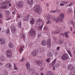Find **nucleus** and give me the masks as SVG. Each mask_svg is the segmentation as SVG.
<instances>
[{"instance_id":"obj_1","label":"nucleus","mask_w":75,"mask_h":75,"mask_svg":"<svg viewBox=\"0 0 75 75\" xmlns=\"http://www.w3.org/2000/svg\"><path fill=\"white\" fill-rule=\"evenodd\" d=\"M49 17H50V18L52 19L53 20L55 21L56 23H58L60 21H62L64 18V13H61L59 15V16L57 17V19L55 18V16H52L51 15H49Z\"/></svg>"},{"instance_id":"obj_2","label":"nucleus","mask_w":75,"mask_h":75,"mask_svg":"<svg viewBox=\"0 0 75 75\" xmlns=\"http://www.w3.org/2000/svg\"><path fill=\"white\" fill-rule=\"evenodd\" d=\"M10 1L8 0L4 1L3 2L1 3V6H0V8H2V9H7V5L10 3Z\"/></svg>"},{"instance_id":"obj_3","label":"nucleus","mask_w":75,"mask_h":75,"mask_svg":"<svg viewBox=\"0 0 75 75\" xmlns=\"http://www.w3.org/2000/svg\"><path fill=\"white\" fill-rule=\"evenodd\" d=\"M34 11L38 14L41 13V11H42L41 8H40V6L39 5H37L35 6L34 8Z\"/></svg>"},{"instance_id":"obj_4","label":"nucleus","mask_w":75,"mask_h":75,"mask_svg":"<svg viewBox=\"0 0 75 75\" xmlns=\"http://www.w3.org/2000/svg\"><path fill=\"white\" fill-rule=\"evenodd\" d=\"M26 65L27 69L29 70L30 69V71L31 74H32L35 72V70L33 68L30 69V64L29 63H27L26 64Z\"/></svg>"},{"instance_id":"obj_5","label":"nucleus","mask_w":75,"mask_h":75,"mask_svg":"<svg viewBox=\"0 0 75 75\" xmlns=\"http://www.w3.org/2000/svg\"><path fill=\"white\" fill-rule=\"evenodd\" d=\"M36 34V30H35L34 28H32L31 29L30 33H29L30 35L31 36H35Z\"/></svg>"},{"instance_id":"obj_6","label":"nucleus","mask_w":75,"mask_h":75,"mask_svg":"<svg viewBox=\"0 0 75 75\" xmlns=\"http://www.w3.org/2000/svg\"><path fill=\"white\" fill-rule=\"evenodd\" d=\"M12 54V51L10 50H9L7 51L6 56L7 58H10L11 57Z\"/></svg>"},{"instance_id":"obj_7","label":"nucleus","mask_w":75,"mask_h":75,"mask_svg":"<svg viewBox=\"0 0 75 75\" xmlns=\"http://www.w3.org/2000/svg\"><path fill=\"white\" fill-rule=\"evenodd\" d=\"M61 58L63 60H67V59L69 58L68 57V55H67V53L63 54Z\"/></svg>"},{"instance_id":"obj_8","label":"nucleus","mask_w":75,"mask_h":75,"mask_svg":"<svg viewBox=\"0 0 75 75\" xmlns=\"http://www.w3.org/2000/svg\"><path fill=\"white\" fill-rule=\"evenodd\" d=\"M16 5L19 8H21L23 7V4L21 1H19L17 2Z\"/></svg>"},{"instance_id":"obj_9","label":"nucleus","mask_w":75,"mask_h":75,"mask_svg":"<svg viewBox=\"0 0 75 75\" xmlns=\"http://www.w3.org/2000/svg\"><path fill=\"white\" fill-rule=\"evenodd\" d=\"M43 62L41 61H40L39 60H38L36 62V64L39 67L42 66V65L43 64Z\"/></svg>"},{"instance_id":"obj_10","label":"nucleus","mask_w":75,"mask_h":75,"mask_svg":"<svg viewBox=\"0 0 75 75\" xmlns=\"http://www.w3.org/2000/svg\"><path fill=\"white\" fill-rule=\"evenodd\" d=\"M16 30V28L15 27V26H12L11 28V31L12 33L14 34Z\"/></svg>"},{"instance_id":"obj_11","label":"nucleus","mask_w":75,"mask_h":75,"mask_svg":"<svg viewBox=\"0 0 75 75\" xmlns=\"http://www.w3.org/2000/svg\"><path fill=\"white\" fill-rule=\"evenodd\" d=\"M38 52L37 50H35L32 52L31 54L33 57H35V56L37 55Z\"/></svg>"},{"instance_id":"obj_12","label":"nucleus","mask_w":75,"mask_h":75,"mask_svg":"<svg viewBox=\"0 0 75 75\" xmlns=\"http://www.w3.org/2000/svg\"><path fill=\"white\" fill-rule=\"evenodd\" d=\"M51 39L48 38V41H47V48H50L51 47Z\"/></svg>"},{"instance_id":"obj_13","label":"nucleus","mask_w":75,"mask_h":75,"mask_svg":"<svg viewBox=\"0 0 75 75\" xmlns=\"http://www.w3.org/2000/svg\"><path fill=\"white\" fill-rule=\"evenodd\" d=\"M41 45L43 46H45L47 45H48V43H47V40H43L41 42Z\"/></svg>"},{"instance_id":"obj_14","label":"nucleus","mask_w":75,"mask_h":75,"mask_svg":"<svg viewBox=\"0 0 75 75\" xmlns=\"http://www.w3.org/2000/svg\"><path fill=\"white\" fill-rule=\"evenodd\" d=\"M74 66L72 65H70L68 67L69 70H70V71H72L74 69Z\"/></svg>"},{"instance_id":"obj_15","label":"nucleus","mask_w":75,"mask_h":75,"mask_svg":"<svg viewBox=\"0 0 75 75\" xmlns=\"http://www.w3.org/2000/svg\"><path fill=\"white\" fill-rule=\"evenodd\" d=\"M5 66L6 68H9V69H11L12 68V66L10 63L7 64L5 65Z\"/></svg>"},{"instance_id":"obj_16","label":"nucleus","mask_w":75,"mask_h":75,"mask_svg":"<svg viewBox=\"0 0 75 75\" xmlns=\"http://www.w3.org/2000/svg\"><path fill=\"white\" fill-rule=\"evenodd\" d=\"M49 15H51L50 14H48V16H47L46 17V18L47 19V20H48V21L46 22V24H48L49 23H50V19H52H52H51L49 17Z\"/></svg>"},{"instance_id":"obj_17","label":"nucleus","mask_w":75,"mask_h":75,"mask_svg":"<svg viewBox=\"0 0 75 75\" xmlns=\"http://www.w3.org/2000/svg\"><path fill=\"white\" fill-rule=\"evenodd\" d=\"M50 11L51 13H57V11L58 13H60L61 11L59 9H57L56 10H54V11L51 10Z\"/></svg>"},{"instance_id":"obj_18","label":"nucleus","mask_w":75,"mask_h":75,"mask_svg":"<svg viewBox=\"0 0 75 75\" xmlns=\"http://www.w3.org/2000/svg\"><path fill=\"white\" fill-rule=\"evenodd\" d=\"M30 15H28L26 17H24V18L23 19V21H28V20L30 18Z\"/></svg>"},{"instance_id":"obj_19","label":"nucleus","mask_w":75,"mask_h":75,"mask_svg":"<svg viewBox=\"0 0 75 75\" xmlns=\"http://www.w3.org/2000/svg\"><path fill=\"white\" fill-rule=\"evenodd\" d=\"M5 42V40L4 39L1 38L0 39V44H4Z\"/></svg>"},{"instance_id":"obj_20","label":"nucleus","mask_w":75,"mask_h":75,"mask_svg":"<svg viewBox=\"0 0 75 75\" xmlns=\"http://www.w3.org/2000/svg\"><path fill=\"white\" fill-rule=\"evenodd\" d=\"M53 56V54L52 53H51L50 52L48 53L47 54V57H49V58H51V57H52Z\"/></svg>"},{"instance_id":"obj_21","label":"nucleus","mask_w":75,"mask_h":75,"mask_svg":"<svg viewBox=\"0 0 75 75\" xmlns=\"http://www.w3.org/2000/svg\"><path fill=\"white\" fill-rule=\"evenodd\" d=\"M34 22H35V21L34 18H32L30 19V23L31 24H33L34 23Z\"/></svg>"},{"instance_id":"obj_22","label":"nucleus","mask_w":75,"mask_h":75,"mask_svg":"<svg viewBox=\"0 0 75 75\" xmlns=\"http://www.w3.org/2000/svg\"><path fill=\"white\" fill-rule=\"evenodd\" d=\"M5 14L6 15H11V13L10 11L8 10H6L5 11Z\"/></svg>"},{"instance_id":"obj_23","label":"nucleus","mask_w":75,"mask_h":75,"mask_svg":"<svg viewBox=\"0 0 75 75\" xmlns=\"http://www.w3.org/2000/svg\"><path fill=\"white\" fill-rule=\"evenodd\" d=\"M24 46H22L20 47L21 49H19L20 52H21V51H24Z\"/></svg>"},{"instance_id":"obj_24","label":"nucleus","mask_w":75,"mask_h":75,"mask_svg":"<svg viewBox=\"0 0 75 75\" xmlns=\"http://www.w3.org/2000/svg\"><path fill=\"white\" fill-rule=\"evenodd\" d=\"M57 61L56 59H55L52 62L51 64L52 66V67H53V66H54V65L55 64V62H56V61Z\"/></svg>"},{"instance_id":"obj_25","label":"nucleus","mask_w":75,"mask_h":75,"mask_svg":"<svg viewBox=\"0 0 75 75\" xmlns=\"http://www.w3.org/2000/svg\"><path fill=\"white\" fill-rule=\"evenodd\" d=\"M8 46L9 48H11L13 47L14 46L12 43L10 42L8 44Z\"/></svg>"},{"instance_id":"obj_26","label":"nucleus","mask_w":75,"mask_h":75,"mask_svg":"<svg viewBox=\"0 0 75 75\" xmlns=\"http://www.w3.org/2000/svg\"><path fill=\"white\" fill-rule=\"evenodd\" d=\"M28 4H30V5H33V0H28Z\"/></svg>"},{"instance_id":"obj_27","label":"nucleus","mask_w":75,"mask_h":75,"mask_svg":"<svg viewBox=\"0 0 75 75\" xmlns=\"http://www.w3.org/2000/svg\"><path fill=\"white\" fill-rule=\"evenodd\" d=\"M47 74L48 75H53L52 72L51 71H49L47 72Z\"/></svg>"},{"instance_id":"obj_28","label":"nucleus","mask_w":75,"mask_h":75,"mask_svg":"<svg viewBox=\"0 0 75 75\" xmlns=\"http://www.w3.org/2000/svg\"><path fill=\"white\" fill-rule=\"evenodd\" d=\"M64 39H60L59 41V44H63V42H64Z\"/></svg>"},{"instance_id":"obj_29","label":"nucleus","mask_w":75,"mask_h":75,"mask_svg":"<svg viewBox=\"0 0 75 75\" xmlns=\"http://www.w3.org/2000/svg\"><path fill=\"white\" fill-rule=\"evenodd\" d=\"M6 59H5V58L4 56H2L0 57V60L1 61H4Z\"/></svg>"},{"instance_id":"obj_30","label":"nucleus","mask_w":75,"mask_h":75,"mask_svg":"<svg viewBox=\"0 0 75 75\" xmlns=\"http://www.w3.org/2000/svg\"><path fill=\"white\" fill-rule=\"evenodd\" d=\"M42 27H43V25H41V26L40 25L38 27V30H42Z\"/></svg>"},{"instance_id":"obj_31","label":"nucleus","mask_w":75,"mask_h":75,"mask_svg":"<svg viewBox=\"0 0 75 75\" xmlns=\"http://www.w3.org/2000/svg\"><path fill=\"white\" fill-rule=\"evenodd\" d=\"M21 35L23 39L24 40L25 38V35L24 34H21Z\"/></svg>"},{"instance_id":"obj_32","label":"nucleus","mask_w":75,"mask_h":75,"mask_svg":"<svg viewBox=\"0 0 75 75\" xmlns=\"http://www.w3.org/2000/svg\"><path fill=\"white\" fill-rule=\"evenodd\" d=\"M37 24H39L40 23H42V21L40 19H38L36 22Z\"/></svg>"},{"instance_id":"obj_33","label":"nucleus","mask_w":75,"mask_h":75,"mask_svg":"<svg viewBox=\"0 0 75 75\" xmlns=\"http://www.w3.org/2000/svg\"><path fill=\"white\" fill-rule=\"evenodd\" d=\"M71 12H72V9H69L67 12V14H70L71 13Z\"/></svg>"},{"instance_id":"obj_34","label":"nucleus","mask_w":75,"mask_h":75,"mask_svg":"<svg viewBox=\"0 0 75 75\" xmlns=\"http://www.w3.org/2000/svg\"><path fill=\"white\" fill-rule=\"evenodd\" d=\"M44 49H42L40 52V54H44Z\"/></svg>"},{"instance_id":"obj_35","label":"nucleus","mask_w":75,"mask_h":75,"mask_svg":"<svg viewBox=\"0 0 75 75\" xmlns=\"http://www.w3.org/2000/svg\"><path fill=\"white\" fill-rule=\"evenodd\" d=\"M4 75H8V72L6 70H4Z\"/></svg>"},{"instance_id":"obj_36","label":"nucleus","mask_w":75,"mask_h":75,"mask_svg":"<svg viewBox=\"0 0 75 75\" xmlns=\"http://www.w3.org/2000/svg\"><path fill=\"white\" fill-rule=\"evenodd\" d=\"M50 57L48 58L47 59H46L45 60L47 62H50V61H51V59H50Z\"/></svg>"},{"instance_id":"obj_37","label":"nucleus","mask_w":75,"mask_h":75,"mask_svg":"<svg viewBox=\"0 0 75 75\" xmlns=\"http://www.w3.org/2000/svg\"><path fill=\"white\" fill-rule=\"evenodd\" d=\"M13 65L14 66V69L15 70H17L18 69V68H17V67H16V64H13Z\"/></svg>"},{"instance_id":"obj_38","label":"nucleus","mask_w":75,"mask_h":75,"mask_svg":"<svg viewBox=\"0 0 75 75\" xmlns=\"http://www.w3.org/2000/svg\"><path fill=\"white\" fill-rule=\"evenodd\" d=\"M73 5V3H72V2H71L70 4H69V5H67V6L68 7V6H69L70 7V6H72Z\"/></svg>"},{"instance_id":"obj_39","label":"nucleus","mask_w":75,"mask_h":75,"mask_svg":"<svg viewBox=\"0 0 75 75\" xmlns=\"http://www.w3.org/2000/svg\"><path fill=\"white\" fill-rule=\"evenodd\" d=\"M53 38L54 40V41H57L58 40L57 38H56V37H53Z\"/></svg>"},{"instance_id":"obj_40","label":"nucleus","mask_w":75,"mask_h":75,"mask_svg":"<svg viewBox=\"0 0 75 75\" xmlns=\"http://www.w3.org/2000/svg\"><path fill=\"white\" fill-rule=\"evenodd\" d=\"M60 33V31H57L56 32H55L54 33V34H59V33Z\"/></svg>"},{"instance_id":"obj_41","label":"nucleus","mask_w":75,"mask_h":75,"mask_svg":"<svg viewBox=\"0 0 75 75\" xmlns=\"http://www.w3.org/2000/svg\"><path fill=\"white\" fill-rule=\"evenodd\" d=\"M65 33H60V36H62V35H63V36H65Z\"/></svg>"},{"instance_id":"obj_42","label":"nucleus","mask_w":75,"mask_h":75,"mask_svg":"<svg viewBox=\"0 0 75 75\" xmlns=\"http://www.w3.org/2000/svg\"><path fill=\"white\" fill-rule=\"evenodd\" d=\"M9 33L10 30H9V29H8L6 31V33H7V34H8Z\"/></svg>"},{"instance_id":"obj_43","label":"nucleus","mask_w":75,"mask_h":75,"mask_svg":"<svg viewBox=\"0 0 75 75\" xmlns=\"http://www.w3.org/2000/svg\"><path fill=\"white\" fill-rule=\"evenodd\" d=\"M71 75H75V71H73L71 72Z\"/></svg>"},{"instance_id":"obj_44","label":"nucleus","mask_w":75,"mask_h":75,"mask_svg":"<svg viewBox=\"0 0 75 75\" xmlns=\"http://www.w3.org/2000/svg\"><path fill=\"white\" fill-rule=\"evenodd\" d=\"M18 26H19V27H21V21H20L18 23Z\"/></svg>"},{"instance_id":"obj_45","label":"nucleus","mask_w":75,"mask_h":75,"mask_svg":"<svg viewBox=\"0 0 75 75\" xmlns=\"http://www.w3.org/2000/svg\"><path fill=\"white\" fill-rule=\"evenodd\" d=\"M65 37H67V38H68V33H67V32H65Z\"/></svg>"},{"instance_id":"obj_46","label":"nucleus","mask_w":75,"mask_h":75,"mask_svg":"<svg viewBox=\"0 0 75 75\" xmlns=\"http://www.w3.org/2000/svg\"><path fill=\"white\" fill-rule=\"evenodd\" d=\"M57 55H58V52H55L54 55L55 57H57Z\"/></svg>"},{"instance_id":"obj_47","label":"nucleus","mask_w":75,"mask_h":75,"mask_svg":"<svg viewBox=\"0 0 75 75\" xmlns=\"http://www.w3.org/2000/svg\"><path fill=\"white\" fill-rule=\"evenodd\" d=\"M71 23L72 24V25L73 26H74V25H75V24H74V22H73V21H71Z\"/></svg>"},{"instance_id":"obj_48","label":"nucleus","mask_w":75,"mask_h":75,"mask_svg":"<svg viewBox=\"0 0 75 75\" xmlns=\"http://www.w3.org/2000/svg\"><path fill=\"white\" fill-rule=\"evenodd\" d=\"M44 30H45V31H46V30H47V27H46V26H45L44 27Z\"/></svg>"},{"instance_id":"obj_49","label":"nucleus","mask_w":75,"mask_h":75,"mask_svg":"<svg viewBox=\"0 0 75 75\" xmlns=\"http://www.w3.org/2000/svg\"><path fill=\"white\" fill-rule=\"evenodd\" d=\"M24 57H23L21 60V62H23L24 61Z\"/></svg>"},{"instance_id":"obj_50","label":"nucleus","mask_w":75,"mask_h":75,"mask_svg":"<svg viewBox=\"0 0 75 75\" xmlns=\"http://www.w3.org/2000/svg\"><path fill=\"white\" fill-rule=\"evenodd\" d=\"M11 18V17H8V19H6V20H10Z\"/></svg>"},{"instance_id":"obj_51","label":"nucleus","mask_w":75,"mask_h":75,"mask_svg":"<svg viewBox=\"0 0 75 75\" xmlns=\"http://www.w3.org/2000/svg\"><path fill=\"white\" fill-rule=\"evenodd\" d=\"M18 18H21L20 17V14H18L17 15Z\"/></svg>"},{"instance_id":"obj_52","label":"nucleus","mask_w":75,"mask_h":75,"mask_svg":"<svg viewBox=\"0 0 75 75\" xmlns=\"http://www.w3.org/2000/svg\"><path fill=\"white\" fill-rule=\"evenodd\" d=\"M44 69V68L42 67H41L40 68V70L41 71H42V70H43Z\"/></svg>"},{"instance_id":"obj_53","label":"nucleus","mask_w":75,"mask_h":75,"mask_svg":"<svg viewBox=\"0 0 75 75\" xmlns=\"http://www.w3.org/2000/svg\"><path fill=\"white\" fill-rule=\"evenodd\" d=\"M67 52L69 54H71V52L70 51V50H67Z\"/></svg>"},{"instance_id":"obj_54","label":"nucleus","mask_w":75,"mask_h":75,"mask_svg":"<svg viewBox=\"0 0 75 75\" xmlns=\"http://www.w3.org/2000/svg\"><path fill=\"white\" fill-rule=\"evenodd\" d=\"M59 49H60V47L59 46L57 47V50H59Z\"/></svg>"},{"instance_id":"obj_55","label":"nucleus","mask_w":75,"mask_h":75,"mask_svg":"<svg viewBox=\"0 0 75 75\" xmlns=\"http://www.w3.org/2000/svg\"><path fill=\"white\" fill-rule=\"evenodd\" d=\"M60 6H64V4H60Z\"/></svg>"},{"instance_id":"obj_56","label":"nucleus","mask_w":75,"mask_h":75,"mask_svg":"<svg viewBox=\"0 0 75 75\" xmlns=\"http://www.w3.org/2000/svg\"><path fill=\"white\" fill-rule=\"evenodd\" d=\"M2 23H3V20H0V23L1 24H2Z\"/></svg>"},{"instance_id":"obj_57","label":"nucleus","mask_w":75,"mask_h":75,"mask_svg":"<svg viewBox=\"0 0 75 75\" xmlns=\"http://www.w3.org/2000/svg\"><path fill=\"white\" fill-rule=\"evenodd\" d=\"M3 65V64L2 63L0 62V66H2Z\"/></svg>"},{"instance_id":"obj_58","label":"nucleus","mask_w":75,"mask_h":75,"mask_svg":"<svg viewBox=\"0 0 75 75\" xmlns=\"http://www.w3.org/2000/svg\"><path fill=\"white\" fill-rule=\"evenodd\" d=\"M38 37L39 38L40 37H41V35L40 34H38Z\"/></svg>"},{"instance_id":"obj_59","label":"nucleus","mask_w":75,"mask_h":75,"mask_svg":"<svg viewBox=\"0 0 75 75\" xmlns=\"http://www.w3.org/2000/svg\"><path fill=\"white\" fill-rule=\"evenodd\" d=\"M12 14H15V11H13L12 12Z\"/></svg>"},{"instance_id":"obj_60","label":"nucleus","mask_w":75,"mask_h":75,"mask_svg":"<svg viewBox=\"0 0 75 75\" xmlns=\"http://www.w3.org/2000/svg\"><path fill=\"white\" fill-rule=\"evenodd\" d=\"M69 55H70V56L71 57H72V54L71 53L69 54Z\"/></svg>"},{"instance_id":"obj_61","label":"nucleus","mask_w":75,"mask_h":75,"mask_svg":"<svg viewBox=\"0 0 75 75\" xmlns=\"http://www.w3.org/2000/svg\"><path fill=\"white\" fill-rule=\"evenodd\" d=\"M62 3H64V4H66V3H67V2H64V1H62Z\"/></svg>"},{"instance_id":"obj_62","label":"nucleus","mask_w":75,"mask_h":75,"mask_svg":"<svg viewBox=\"0 0 75 75\" xmlns=\"http://www.w3.org/2000/svg\"><path fill=\"white\" fill-rule=\"evenodd\" d=\"M0 18H2V15H1V14H0Z\"/></svg>"},{"instance_id":"obj_63","label":"nucleus","mask_w":75,"mask_h":75,"mask_svg":"<svg viewBox=\"0 0 75 75\" xmlns=\"http://www.w3.org/2000/svg\"><path fill=\"white\" fill-rule=\"evenodd\" d=\"M47 7H49V4H47Z\"/></svg>"},{"instance_id":"obj_64","label":"nucleus","mask_w":75,"mask_h":75,"mask_svg":"<svg viewBox=\"0 0 75 75\" xmlns=\"http://www.w3.org/2000/svg\"><path fill=\"white\" fill-rule=\"evenodd\" d=\"M64 45H65V46L66 47V46L67 45V43L66 42H65L64 43Z\"/></svg>"}]
</instances>
